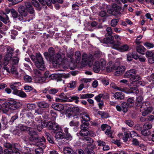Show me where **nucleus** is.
<instances>
[{
  "label": "nucleus",
  "mask_w": 154,
  "mask_h": 154,
  "mask_svg": "<svg viewBox=\"0 0 154 154\" xmlns=\"http://www.w3.org/2000/svg\"><path fill=\"white\" fill-rule=\"evenodd\" d=\"M48 52H45L44 53L45 58L51 62L53 64H60L63 58L61 55L59 53H57L55 54L54 49L52 47L49 48Z\"/></svg>",
  "instance_id": "1"
},
{
  "label": "nucleus",
  "mask_w": 154,
  "mask_h": 154,
  "mask_svg": "<svg viewBox=\"0 0 154 154\" xmlns=\"http://www.w3.org/2000/svg\"><path fill=\"white\" fill-rule=\"evenodd\" d=\"M29 140L32 142H36V144L38 146L44 145L43 142H45V139L44 137L42 138L38 137L37 132L32 128L30 129L28 132Z\"/></svg>",
  "instance_id": "2"
},
{
  "label": "nucleus",
  "mask_w": 154,
  "mask_h": 154,
  "mask_svg": "<svg viewBox=\"0 0 154 154\" xmlns=\"http://www.w3.org/2000/svg\"><path fill=\"white\" fill-rule=\"evenodd\" d=\"M30 58L37 68L42 71L45 70L46 67L44 61L42 56L40 53H37L35 56L31 55Z\"/></svg>",
  "instance_id": "3"
},
{
  "label": "nucleus",
  "mask_w": 154,
  "mask_h": 154,
  "mask_svg": "<svg viewBox=\"0 0 154 154\" xmlns=\"http://www.w3.org/2000/svg\"><path fill=\"white\" fill-rule=\"evenodd\" d=\"M153 108L149 102H146L143 103L141 105L140 110L142 112V115L146 116L147 114L151 112Z\"/></svg>",
  "instance_id": "4"
},
{
  "label": "nucleus",
  "mask_w": 154,
  "mask_h": 154,
  "mask_svg": "<svg viewBox=\"0 0 154 154\" xmlns=\"http://www.w3.org/2000/svg\"><path fill=\"white\" fill-rule=\"evenodd\" d=\"M106 63L104 59H101L100 62L95 61L93 65V70L96 73H98L100 69H103L105 68Z\"/></svg>",
  "instance_id": "5"
},
{
  "label": "nucleus",
  "mask_w": 154,
  "mask_h": 154,
  "mask_svg": "<svg viewBox=\"0 0 154 154\" xmlns=\"http://www.w3.org/2000/svg\"><path fill=\"white\" fill-rule=\"evenodd\" d=\"M121 8L116 4H114L112 5V8L109 9L108 11L109 13L111 14L114 16L118 17L121 16Z\"/></svg>",
  "instance_id": "6"
},
{
  "label": "nucleus",
  "mask_w": 154,
  "mask_h": 154,
  "mask_svg": "<svg viewBox=\"0 0 154 154\" xmlns=\"http://www.w3.org/2000/svg\"><path fill=\"white\" fill-rule=\"evenodd\" d=\"M4 146L8 148L5 149L4 151L5 154H20V153L14 150V147L9 143H6L4 144Z\"/></svg>",
  "instance_id": "7"
},
{
  "label": "nucleus",
  "mask_w": 154,
  "mask_h": 154,
  "mask_svg": "<svg viewBox=\"0 0 154 154\" xmlns=\"http://www.w3.org/2000/svg\"><path fill=\"white\" fill-rule=\"evenodd\" d=\"M121 44L120 42H118L117 45H115L114 49L122 52L129 51V47L128 45H124L119 47Z\"/></svg>",
  "instance_id": "8"
},
{
  "label": "nucleus",
  "mask_w": 154,
  "mask_h": 154,
  "mask_svg": "<svg viewBox=\"0 0 154 154\" xmlns=\"http://www.w3.org/2000/svg\"><path fill=\"white\" fill-rule=\"evenodd\" d=\"M80 117L82 119L81 122L82 123H86L87 125H89V121L90 119L88 114L86 112H82L80 115Z\"/></svg>",
  "instance_id": "9"
},
{
  "label": "nucleus",
  "mask_w": 154,
  "mask_h": 154,
  "mask_svg": "<svg viewBox=\"0 0 154 154\" xmlns=\"http://www.w3.org/2000/svg\"><path fill=\"white\" fill-rule=\"evenodd\" d=\"M109 35L110 36L107 38H105L104 39V41L106 40V41L104 42V43L112 44V48L114 49L115 45H116L117 44H116V42L114 40V37L111 35Z\"/></svg>",
  "instance_id": "10"
},
{
  "label": "nucleus",
  "mask_w": 154,
  "mask_h": 154,
  "mask_svg": "<svg viewBox=\"0 0 154 154\" xmlns=\"http://www.w3.org/2000/svg\"><path fill=\"white\" fill-rule=\"evenodd\" d=\"M136 71L134 69H131L125 72L124 75L125 78H129L130 79L136 74Z\"/></svg>",
  "instance_id": "11"
},
{
  "label": "nucleus",
  "mask_w": 154,
  "mask_h": 154,
  "mask_svg": "<svg viewBox=\"0 0 154 154\" xmlns=\"http://www.w3.org/2000/svg\"><path fill=\"white\" fill-rule=\"evenodd\" d=\"M48 128L49 129H52L54 131L58 130L59 128V125L57 123L51 122H48Z\"/></svg>",
  "instance_id": "12"
},
{
  "label": "nucleus",
  "mask_w": 154,
  "mask_h": 154,
  "mask_svg": "<svg viewBox=\"0 0 154 154\" xmlns=\"http://www.w3.org/2000/svg\"><path fill=\"white\" fill-rule=\"evenodd\" d=\"M8 104L11 110H15L18 108L17 106V102L14 99H11L7 101Z\"/></svg>",
  "instance_id": "13"
},
{
  "label": "nucleus",
  "mask_w": 154,
  "mask_h": 154,
  "mask_svg": "<svg viewBox=\"0 0 154 154\" xmlns=\"http://www.w3.org/2000/svg\"><path fill=\"white\" fill-rule=\"evenodd\" d=\"M26 8L27 11L30 14H32L34 12V10L31 3L29 2H26L25 3Z\"/></svg>",
  "instance_id": "14"
},
{
  "label": "nucleus",
  "mask_w": 154,
  "mask_h": 154,
  "mask_svg": "<svg viewBox=\"0 0 154 154\" xmlns=\"http://www.w3.org/2000/svg\"><path fill=\"white\" fill-rule=\"evenodd\" d=\"M11 14L13 17L14 18H17L20 21H22L23 20V17L18 14L17 12L14 9H13L11 11Z\"/></svg>",
  "instance_id": "15"
},
{
  "label": "nucleus",
  "mask_w": 154,
  "mask_h": 154,
  "mask_svg": "<svg viewBox=\"0 0 154 154\" xmlns=\"http://www.w3.org/2000/svg\"><path fill=\"white\" fill-rule=\"evenodd\" d=\"M146 56L147 57H149L148 61L152 63L154 62V53H153L151 51H148L146 52Z\"/></svg>",
  "instance_id": "16"
},
{
  "label": "nucleus",
  "mask_w": 154,
  "mask_h": 154,
  "mask_svg": "<svg viewBox=\"0 0 154 154\" xmlns=\"http://www.w3.org/2000/svg\"><path fill=\"white\" fill-rule=\"evenodd\" d=\"M125 70V67L124 66H121L116 67L115 69V74L119 75L123 73Z\"/></svg>",
  "instance_id": "17"
},
{
  "label": "nucleus",
  "mask_w": 154,
  "mask_h": 154,
  "mask_svg": "<svg viewBox=\"0 0 154 154\" xmlns=\"http://www.w3.org/2000/svg\"><path fill=\"white\" fill-rule=\"evenodd\" d=\"M113 97L117 100H120L124 98L125 94L122 92H117L114 94Z\"/></svg>",
  "instance_id": "18"
},
{
  "label": "nucleus",
  "mask_w": 154,
  "mask_h": 154,
  "mask_svg": "<svg viewBox=\"0 0 154 154\" xmlns=\"http://www.w3.org/2000/svg\"><path fill=\"white\" fill-rule=\"evenodd\" d=\"M26 9L24 6L22 5L20 6L18 8V11L22 17H26L27 15V12L26 11Z\"/></svg>",
  "instance_id": "19"
},
{
  "label": "nucleus",
  "mask_w": 154,
  "mask_h": 154,
  "mask_svg": "<svg viewBox=\"0 0 154 154\" xmlns=\"http://www.w3.org/2000/svg\"><path fill=\"white\" fill-rule=\"evenodd\" d=\"M38 107L41 108L47 109L49 107V104L45 101H42L38 102L37 103Z\"/></svg>",
  "instance_id": "20"
},
{
  "label": "nucleus",
  "mask_w": 154,
  "mask_h": 154,
  "mask_svg": "<svg viewBox=\"0 0 154 154\" xmlns=\"http://www.w3.org/2000/svg\"><path fill=\"white\" fill-rule=\"evenodd\" d=\"M52 107L55 110L61 111L63 110L64 108V106L61 104L56 103L53 104Z\"/></svg>",
  "instance_id": "21"
},
{
  "label": "nucleus",
  "mask_w": 154,
  "mask_h": 154,
  "mask_svg": "<svg viewBox=\"0 0 154 154\" xmlns=\"http://www.w3.org/2000/svg\"><path fill=\"white\" fill-rule=\"evenodd\" d=\"M17 127V128L19 129L21 132H25L26 131L29 132V130H30V129H31L32 128L22 124H19Z\"/></svg>",
  "instance_id": "22"
},
{
  "label": "nucleus",
  "mask_w": 154,
  "mask_h": 154,
  "mask_svg": "<svg viewBox=\"0 0 154 154\" xmlns=\"http://www.w3.org/2000/svg\"><path fill=\"white\" fill-rule=\"evenodd\" d=\"M59 98H56V101L59 102H66L67 99V96L64 93H62L59 96Z\"/></svg>",
  "instance_id": "23"
},
{
  "label": "nucleus",
  "mask_w": 154,
  "mask_h": 154,
  "mask_svg": "<svg viewBox=\"0 0 154 154\" xmlns=\"http://www.w3.org/2000/svg\"><path fill=\"white\" fill-rule=\"evenodd\" d=\"M8 102L7 101L3 103L1 106L2 109L4 113H6L10 109Z\"/></svg>",
  "instance_id": "24"
},
{
  "label": "nucleus",
  "mask_w": 154,
  "mask_h": 154,
  "mask_svg": "<svg viewBox=\"0 0 154 154\" xmlns=\"http://www.w3.org/2000/svg\"><path fill=\"white\" fill-rule=\"evenodd\" d=\"M0 20L5 24H6L9 21L8 16L5 13H4L2 15H0Z\"/></svg>",
  "instance_id": "25"
},
{
  "label": "nucleus",
  "mask_w": 154,
  "mask_h": 154,
  "mask_svg": "<svg viewBox=\"0 0 154 154\" xmlns=\"http://www.w3.org/2000/svg\"><path fill=\"white\" fill-rule=\"evenodd\" d=\"M77 134L78 136H87L90 135V132L88 130H81L80 132L77 133Z\"/></svg>",
  "instance_id": "26"
},
{
  "label": "nucleus",
  "mask_w": 154,
  "mask_h": 154,
  "mask_svg": "<svg viewBox=\"0 0 154 154\" xmlns=\"http://www.w3.org/2000/svg\"><path fill=\"white\" fill-rule=\"evenodd\" d=\"M140 79L141 77L140 76L138 75H135L130 79V81L132 82L131 83V84H135L136 83L137 81L140 80Z\"/></svg>",
  "instance_id": "27"
},
{
  "label": "nucleus",
  "mask_w": 154,
  "mask_h": 154,
  "mask_svg": "<svg viewBox=\"0 0 154 154\" xmlns=\"http://www.w3.org/2000/svg\"><path fill=\"white\" fill-rule=\"evenodd\" d=\"M82 58L81 54L79 51H77L75 54V58L76 63H79Z\"/></svg>",
  "instance_id": "28"
},
{
  "label": "nucleus",
  "mask_w": 154,
  "mask_h": 154,
  "mask_svg": "<svg viewBox=\"0 0 154 154\" xmlns=\"http://www.w3.org/2000/svg\"><path fill=\"white\" fill-rule=\"evenodd\" d=\"M137 51L142 54H145L144 52L146 51V49L142 45H139L136 47Z\"/></svg>",
  "instance_id": "29"
},
{
  "label": "nucleus",
  "mask_w": 154,
  "mask_h": 154,
  "mask_svg": "<svg viewBox=\"0 0 154 154\" xmlns=\"http://www.w3.org/2000/svg\"><path fill=\"white\" fill-rule=\"evenodd\" d=\"M65 154H75L74 151L69 147H65L63 149Z\"/></svg>",
  "instance_id": "30"
},
{
  "label": "nucleus",
  "mask_w": 154,
  "mask_h": 154,
  "mask_svg": "<svg viewBox=\"0 0 154 154\" xmlns=\"http://www.w3.org/2000/svg\"><path fill=\"white\" fill-rule=\"evenodd\" d=\"M69 77V75L68 74H61L59 75H57L56 76V79L57 81H61L62 80V78H67Z\"/></svg>",
  "instance_id": "31"
},
{
  "label": "nucleus",
  "mask_w": 154,
  "mask_h": 154,
  "mask_svg": "<svg viewBox=\"0 0 154 154\" xmlns=\"http://www.w3.org/2000/svg\"><path fill=\"white\" fill-rule=\"evenodd\" d=\"M35 108V105L34 104H28L27 105L26 107L23 110L22 112H26L28 110H32L33 109H34Z\"/></svg>",
  "instance_id": "32"
},
{
  "label": "nucleus",
  "mask_w": 154,
  "mask_h": 154,
  "mask_svg": "<svg viewBox=\"0 0 154 154\" xmlns=\"http://www.w3.org/2000/svg\"><path fill=\"white\" fill-rule=\"evenodd\" d=\"M13 56L11 55H9L6 54L5 56L4 61V64L5 66H6L8 63V62L12 57Z\"/></svg>",
  "instance_id": "33"
},
{
  "label": "nucleus",
  "mask_w": 154,
  "mask_h": 154,
  "mask_svg": "<svg viewBox=\"0 0 154 154\" xmlns=\"http://www.w3.org/2000/svg\"><path fill=\"white\" fill-rule=\"evenodd\" d=\"M39 2L43 5H47L51 8V4L50 0H38Z\"/></svg>",
  "instance_id": "34"
},
{
  "label": "nucleus",
  "mask_w": 154,
  "mask_h": 154,
  "mask_svg": "<svg viewBox=\"0 0 154 154\" xmlns=\"http://www.w3.org/2000/svg\"><path fill=\"white\" fill-rule=\"evenodd\" d=\"M134 97H131L128 98L127 100V104L129 107L132 106L134 104Z\"/></svg>",
  "instance_id": "35"
},
{
  "label": "nucleus",
  "mask_w": 154,
  "mask_h": 154,
  "mask_svg": "<svg viewBox=\"0 0 154 154\" xmlns=\"http://www.w3.org/2000/svg\"><path fill=\"white\" fill-rule=\"evenodd\" d=\"M122 110L124 112H127L128 108L129 107V106L125 102H123L122 103Z\"/></svg>",
  "instance_id": "36"
},
{
  "label": "nucleus",
  "mask_w": 154,
  "mask_h": 154,
  "mask_svg": "<svg viewBox=\"0 0 154 154\" xmlns=\"http://www.w3.org/2000/svg\"><path fill=\"white\" fill-rule=\"evenodd\" d=\"M87 56L86 54H84L82 57V63L84 65H86L88 64V61L87 60Z\"/></svg>",
  "instance_id": "37"
},
{
  "label": "nucleus",
  "mask_w": 154,
  "mask_h": 154,
  "mask_svg": "<svg viewBox=\"0 0 154 154\" xmlns=\"http://www.w3.org/2000/svg\"><path fill=\"white\" fill-rule=\"evenodd\" d=\"M116 68V67L113 65L111 64L107 66L106 70L107 72H110L115 70Z\"/></svg>",
  "instance_id": "38"
},
{
  "label": "nucleus",
  "mask_w": 154,
  "mask_h": 154,
  "mask_svg": "<svg viewBox=\"0 0 154 154\" xmlns=\"http://www.w3.org/2000/svg\"><path fill=\"white\" fill-rule=\"evenodd\" d=\"M103 56V55L102 52L97 51L95 52L94 55V58L98 59L102 57Z\"/></svg>",
  "instance_id": "39"
},
{
  "label": "nucleus",
  "mask_w": 154,
  "mask_h": 154,
  "mask_svg": "<svg viewBox=\"0 0 154 154\" xmlns=\"http://www.w3.org/2000/svg\"><path fill=\"white\" fill-rule=\"evenodd\" d=\"M129 91L130 93H134L137 94L139 92L138 89L137 87H131L129 90Z\"/></svg>",
  "instance_id": "40"
},
{
  "label": "nucleus",
  "mask_w": 154,
  "mask_h": 154,
  "mask_svg": "<svg viewBox=\"0 0 154 154\" xmlns=\"http://www.w3.org/2000/svg\"><path fill=\"white\" fill-rule=\"evenodd\" d=\"M119 20L118 19H113L111 21L110 24L111 26L115 27L119 22Z\"/></svg>",
  "instance_id": "41"
},
{
  "label": "nucleus",
  "mask_w": 154,
  "mask_h": 154,
  "mask_svg": "<svg viewBox=\"0 0 154 154\" xmlns=\"http://www.w3.org/2000/svg\"><path fill=\"white\" fill-rule=\"evenodd\" d=\"M32 3L35 7L38 8L39 10H41V8H40V4L36 0H32Z\"/></svg>",
  "instance_id": "42"
},
{
  "label": "nucleus",
  "mask_w": 154,
  "mask_h": 154,
  "mask_svg": "<svg viewBox=\"0 0 154 154\" xmlns=\"http://www.w3.org/2000/svg\"><path fill=\"white\" fill-rule=\"evenodd\" d=\"M143 100V98L141 96L138 97L136 99V104L137 106H140Z\"/></svg>",
  "instance_id": "43"
},
{
  "label": "nucleus",
  "mask_w": 154,
  "mask_h": 154,
  "mask_svg": "<svg viewBox=\"0 0 154 154\" xmlns=\"http://www.w3.org/2000/svg\"><path fill=\"white\" fill-rule=\"evenodd\" d=\"M21 85V83L20 82H15L14 83H12L10 85V88L12 90L17 88V86L18 85L20 86Z\"/></svg>",
  "instance_id": "44"
},
{
  "label": "nucleus",
  "mask_w": 154,
  "mask_h": 154,
  "mask_svg": "<svg viewBox=\"0 0 154 154\" xmlns=\"http://www.w3.org/2000/svg\"><path fill=\"white\" fill-rule=\"evenodd\" d=\"M23 79L25 82L28 83L31 82L32 80V77L28 75H26L24 76Z\"/></svg>",
  "instance_id": "45"
},
{
  "label": "nucleus",
  "mask_w": 154,
  "mask_h": 154,
  "mask_svg": "<svg viewBox=\"0 0 154 154\" xmlns=\"http://www.w3.org/2000/svg\"><path fill=\"white\" fill-rule=\"evenodd\" d=\"M45 135L47 140L49 142L51 143H54L53 139L51 135L48 133H46Z\"/></svg>",
  "instance_id": "46"
},
{
  "label": "nucleus",
  "mask_w": 154,
  "mask_h": 154,
  "mask_svg": "<svg viewBox=\"0 0 154 154\" xmlns=\"http://www.w3.org/2000/svg\"><path fill=\"white\" fill-rule=\"evenodd\" d=\"M143 45L148 49L153 48L154 47V44L153 43L148 42L144 43Z\"/></svg>",
  "instance_id": "47"
},
{
  "label": "nucleus",
  "mask_w": 154,
  "mask_h": 154,
  "mask_svg": "<svg viewBox=\"0 0 154 154\" xmlns=\"http://www.w3.org/2000/svg\"><path fill=\"white\" fill-rule=\"evenodd\" d=\"M79 97L76 96H74L70 97V98L69 99V101L70 102L75 101L76 103H78L79 102Z\"/></svg>",
  "instance_id": "48"
},
{
  "label": "nucleus",
  "mask_w": 154,
  "mask_h": 154,
  "mask_svg": "<svg viewBox=\"0 0 154 154\" xmlns=\"http://www.w3.org/2000/svg\"><path fill=\"white\" fill-rule=\"evenodd\" d=\"M44 145H43V147H38L35 149V152L36 154H41L42 153H43V149H44ZM41 146H42V145Z\"/></svg>",
  "instance_id": "49"
},
{
  "label": "nucleus",
  "mask_w": 154,
  "mask_h": 154,
  "mask_svg": "<svg viewBox=\"0 0 154 154\" xmlns=\"http://www.w3.org/2000/svg\"><path fill=\"white\" fill-rule=\"evenodd\" d=\"M21 72H18V71L17 70L15 72H14L13 73H12L13 75L14 76L15 78H20L21 76Z\"/></svg>",
  "instance_id": "50"
},
{
  "label": "nucleus",
  "mask_w": 154,
  "mask_h": 154,
  "mask_svg": "<svg viewBox=\"0 0 154 154\" xmlns=\"http://www.w3.org/2000/svg\"><path fill=\"white\" fill-rule=\"evenodd\" d=\"M110 87L114 89L117 90L121 91H122L123 90V89L120 87H119L117 86L116 85L113 83H112L110 85Z\"/></svg>",
  "instance_id": "51"
},
{
  "label": "nucleus",
  "mask_w": 154,
  "mask_h": 154,
  "mask_svg": "<svg viewBox=\"0 0 154 154\" xmlns=\"http://www.w3.org/2000/svg\"><path fill=\"white\" fill-rule=\"evenodd\" d=\"M85 151L88 154H94L95 153L92 147H88L86 149Z\"/></svg>",
  "instance_id": "52"
},
{
  "label": "nucleus",
  "mask_w": 154,
  "mask_h": 154,
  "mask_svg": "<svg viewBox=\"0 0 154 154\" xmlns=\"http://www.w3.org/2000/svg\"><path fill=\"white\" fill-rule=\"evenodd\" d=\"M79 124V122H75L74 119L72 120L69 123V125L70 126H78Z\"/></svg>",
  "instance_id": "53"
},
{
  "label": "nucleus",
  "mask_w": 154,
  "mask_h": 154,
  "mask_svg": "<svg viewBox=\"0 0 154 154\" xmlns=\"http://www.w3.org/2000/svg\"><path fill=\"white\" fill-rule=\"evenodd\" d=\"M19 59L17 57H13L11 60L12 64H17L19 62Z\"/></svg>",
  "instance_id": "54"
},
{
  "label": "nucleus",
  "mask_w": 154,
  "mask_h": 154,
  "mask_svg": "<svg viewBox=\"0 0 154 154\" xmlns=\"http://www.w3.org/2000/svg\"><path fill=\"white\" fill-rule=\"evenodd\" d=\"M129 137L130 135L128 132H124L122 139L124 142H126L128 140Z\"/></svg>",
  "instance_id": "55"
},
{
  "label": "nucleus",
  "mask_w": 154,
  "mask_h": 154,
  "mask_svg": "<svg viewBox=\"0 0 154 154\" xmlns=\"http://www.w3.org/2000/svg\"><path fill=\"white\" fill-rule=\"evenodd\" d=\"M67 86L71 88L74 89L76 87V82L73 81H71L68 84Z\"/></svg>",
  "instance_id": "56"
},
{
  "label": "nucleus",
  "mask_w": 154,
  "mask_h": 154,
  "mask_svg": "<svg viewBox=\"0 0 154 154\" xmlns=\"http://www.w3.org/2000/svg\"><path fill=\"white\" fill-rule=\"evenodd\" d=\"M33 72L35 76L38 78L41 76V72L38 70L37 69H33Z\"/></svg>",
  "instance_id": "57"
},
{
  "label": "nucleus",
  "mask_w": 154,
  "mask_h": 154,
  "mask_svg": "<svg viewBox=\"0 0 154 154\" xmlns=\"http://www.w3.org/2000/svg\"><path fill=\"white\" fill-rule=\"evenodd\" d=\"M141 133L144 136H147L150 134V132L149 130L143 128V129L141 131Z\"/></svg>",
  "instance_id": "58"
},
{
  "label": "nucleus",
  "mask_w": 154,
  "mask_h": 154,
  "mask_svg": "<svg viewBox=\"0 0 154 154\" xmlns=\"http://www.w3.org/2000/svg\"><path fill=\"white\" fill-rule=\"evenodd\" d=\"M98 114L101 116V117L103 118H107L108 117V114L104 112L99 111L98 112Z\"/></svg>",
  "instance_id": "59"
},
{
  "label": "nucleus",
  "mask_w": 154,
  "mask_h": 154,
  "mask_svg": "<svg viewBox=\"0 0 154 154\" xmlns=\"http://www.w3.org/2000/svg\"><path fill=\"white\" fill-rule=\"evenodd\" d=\"M31 149L28 147L24 148V150L22 152V154H31Z\"/></svg>",
  "instance_id": "60"
},
{
  "label": "nucleus",
  "mask_w": 154,
  "mask_h": 154,
  "mask_svg": "<svg viewBox=\"0 0 154 154\" xmlns=\"http://www.w3.org/2000/svg\"><path fill=\"white\" fill-rule=\"evenodd\" d=\"M55 137L57 139H62L63 138V133L60 131L58 132L55 134Z\"/></svg>",
  "instance_id": "61"
},
{
  "label": "nucleus",
  "mask_w": 154,
  "mask_h": 154,
  "mask_svg": "<svg viewBox=\"0 0 154 154\" xmlns=\"http://www.w3.org/2000/svg\"><path fill=\"white\" fill-rule=\"evenodd\" d=\"M82 139L84 141L87 142L88 143H91L93 142V140L90 137H89L87 136L83 137Z\"/></svg>",
  "instance_id": "62"
},
{
  "label": "nucleus",
  "mask_w": 154,
  "mask_h": 154,
  "mask_svg": "<svg viewBox=\"0 0 154 154\" xmlns=\"http://www.w3.org/2000/svg\"><path fill=\"white\" fill-rule=\"evenodd\" d=\"M105 95L103 94H99L98 95L96 96L95 98L96 101L98 102H100V101L101 99L103 97H104Z\"/></svg>",
  "instance_id": "63"
},
{
  "label": "nucleus",
  "mask_w": 154,
  "mask_h": 154,
  "mask_svg": "<svg viewBox=\"0 0 154 154\" xmlns=\"http://www.w3.org/2000/svg\"><path fill=\"white\" fill-rule=\"evenodd\" d=\"M72 110L73 112H74L76 114L79 113L81 112L79 108L77 107H72Z\"/></svg>",
  "instance_id": "64"
}]
</instances>
